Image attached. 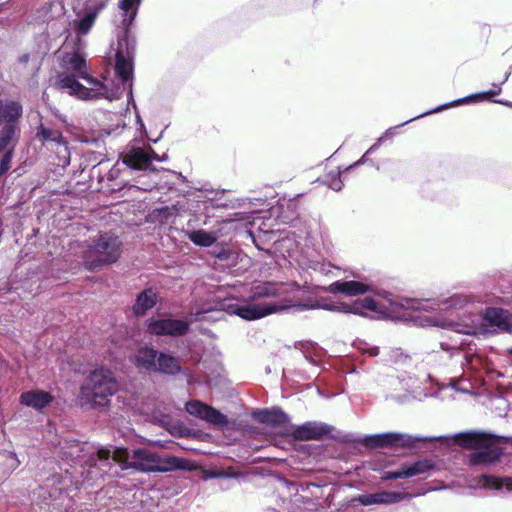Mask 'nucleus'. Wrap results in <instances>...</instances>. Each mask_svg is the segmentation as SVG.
<instances>
[{
    "label": "nucleus",
    "instance_id": "44",
    "mask_svg": "<svg viewBox=\"0 0 512 512\" xmlns=\"http://www.w3.org/2000/svg\"><path fill=\"white\" fill-rule=\"evenodd\" d=\"M150 155H151V162H152L153 160L158 161V162H164V161H166V160L168 159V155H167L166 153H164V154H162V155L160 156V155H158V154L154 151V149H153V148H152V149H150Z\"/></svg>",
    "mask_w": 512,
    "mask_h": 512
},
{
    "label": "nucleus",
    "instance_id": "50",
    "mask_svg": "<svg viewBox=\"0 0 512 512\" xmlns=\"http://www.w3.org/2000/svg\"><path fill=\"white\" fill-rule=\"evenodd\" d=\"M163 132H164V130H162V131L160 132L159 136H158V137H156V138H151V137H149V136H148V134H147V132L145 133V135H146L147 139H148L150 142H152V143H154V144H155V143H157V142L161 139V137H162V135H163Z\"/></svg>",
    "mask_w": 512,
    "mask_h": 512
},
{
    "label": "nucleus",
    "instance_id": "16",
    "mask_svg": "<svg viewBox=\"0 0 512 512\" xmlns=\"http://www.w3.org/2000/svg\"><path fill=\"white\" fill-rule=\"evenodd\" d=\"M150 145L139 146L136 144L127 145L120 153L122 163L132 170L154 171L155 168L151 163Z\"/></svg>",
    "mask_w": 512,
    "mask_h": 512
},
{
    "label": "nucleus",
    "instance_id": "1",
    "mask_svg": "<svg viewBox=\"0 0 512 512\" xmlns=\"http://www.w3.org/2000/svg\"><path fill=\"white\" fill-rule=\"evenodd\" d=\"M429 300L404 298L391 293H386L379 300L371 297H365L362 300L339 303H320L317 300L295 303H276L269 302H245L230 303L225 310L231 315H236L244 320L252 321L263 318L272 313L281 311H292L299 313L307 310L323 309L343 314H354L365 316L366 311L379 312L385 317L402 318L407 317V311L427 310Z\"/></svg>",
    "mask_w": 512,
    "mask_h": 512
},
{
    "label": "nucleus",
    "instance_id": "55",
    "mask_svg": "<svg viewBox=\"0 0 512 512\" xmlns=\"http://www.w3.org/2000/svg\"><path fill=\"white\" fill-rule=\"evenodd\" d=\"M259 238H260V235H259L258 237L253 236V242L256 244V246H257L259 249H261V248L259 247V245H258V243H259Z\"/></svg>",
    "mask_w": 512,
    "mask_h": 512
},
{
    "label": "nucleus",
    "instance_id": "3",
    "mask_svg": "<svg viewBox=\"0 0 512 512\" xmlns=\"http://www.w3.org/2000/svg\"><path fill=\"white\" fill-rule=\"evenodd\" d=\"M452 439L461 447L475 450L469 456V463L476 466L498 461L503 449L497 447L496 444L507 438L485 432L468 431L456 434Z\"/></svg>",
    "mask_w": 512,
    "mask_h": 512
},
{
    "label": "nucleus",
    "instance_id": "32",
    "mask_svg": "<svg viewBox=\"0 0 512 512\" xmlns=\"http://www.w3.org/2000/svg\"><path fill=\"white\" fill-rule=\"evenodd\" d=\"M187 238L197 246L210 247L216 242V236L203 229L187 232Z\"/></svg>",
    "mask_w": 512,
    "mask_h": 512
},
{
    "label": "nucleus",
    "instance_id": "53",
    "mask_svg": "<svg viewBox=\"0 0 512 512\" xmlns=\"http://www.w3.org/2000/svg\"><path fill=\"white\" fill-rule=\"evenodd\" d=\"M492 101L495 103L505 105L507 107H512V102H510V101H504V100H492Z\"/></svg>",
    "mask_w": 512,
    "mask_h": 512
},
{
    "label": "nucleus",
    "instance_id": "35",
    "mask_svg": "<svg viewBox=\"0 0 512 512\" xmlns=\"http://www.w3.org/2000/svg\"><path fill=\"white\" fill-rule=\"evenodd\" d=\"M278 292L279 287L275 283L267 282L255 288L252 299L276 297Z\"/></svg>",
    "mask_w": 512,
    "mask_h": 512
},
{
    "label": "nucleus",
    "instance_id": "8",
    "mask_svg": "<svg viewBox=\"0 0 512 512\" xmlns=\"http://www.w3.org/2000/svg\"><path fill=\"white\" fill-rule=\"evenodd\" d=\"M92 451L85 460V467H88V474H91V477L121 476L122 460L127 457L126 448L115 447L111 450L94 446Z\"/></svg>",
    "mask_w": 512,
    "mask_h": 512
},
{
    "label": "nucleus",
    "instance_id": "15",
    "mask_svg": "<svg viewBox=\"0 0 512 512\" xmlns=\"http://www.w3.org/2000/svg\"><path fill=\"white\" fill-rule=\"evenodd\" d=\"M485 331L499 334L512 332V313L501 307H487L482 313Z\"/></svg>",
    "mask_w": 512,
    "mask_h": 512
},
{
    "label": "nucleus",
    "instance_id": "2",
    "mask_svg": "<svg viewBox=\"0 0 512 512\" xmlns=\"http://www.w3.org/2000/svg\"><path fill=\"white\" fill-rule=\"evenodd\" d=\"M131 25H116L117 47L115 53V73L122 83V88H109L116 91L119 89L121 93L127 89V102L135 110L136 102L133 97V74H134V54L136 50V40L130 31ZM122 94H120L121 96Z\"/></svg>",
    "mask_w": 512,
    "mask_h": 512
},
{
    "label": "nucleus",
    "instance_id": "5",
    "mask_svg": "<svg viewBox=\"0 0 512 512\" xmlns=\"http://www.w3.org/2000/svg\"><path fill=\"white\" fill-rule=\"evenodd\" d=\"M118 383L108 369H96L89 373L80 387L81 399L92 407H104L117 392Z\"/></svg>",
    "mask_w": 512,
    "mask_h": 512
},
{
    "label": "nucleus",
    "instance_id": "30",
    "mask_svg": "<svg viewBox=\"0 0 512 512\" xmlns=\"http://www.w3.org/2000/svg\"><path fill=\"white\" fill-rule=\"evenodd\" d=\"M159 351L152 347H141L135 355V365L138 368L153 372L156 367Z\"/></svg>",
    "mask_w": 512,
    "mask_h": 512
},
{
    "label": "nucleus",
    "instance_id": "26",
    "mask_svg": "<svg viewBox=\"0 0 512 512\" xmlns=\"http://www.w3.org/2000/svg\"><path fill=\"white\" fill-rule=\"evenodd\" d=\"M254 417L258 422L272 426H283L290 421L288 414L280 407L258 410L254 413Z\"/></svg>",
    "mask_w": 512,
    "mask_h": 512
},
{
    "label": "nucleus",
    "instance_id": "14",
    "mask_svg": "<svg viewBox=\"0 0 512 512\" xmlns=\"http://www.w3.org/2000/svg\"><path fill=\"white\" fill-rule=\"evenodd\" d=\"M93 447L94 445L89 442L65 438L60 441L57 453L62 460L70 465L79 464L85 467V460L93 452Z\"/></svg>",
    "mask_w": 512,
    "mask_h": 512
},
{
    "label": "nucleus",
    "instance_id": "37",
    "mask_svg": "<svg viewBox=\"0 0 512 512\" xmlns=\"http://www.w3.org/2000/svg\"><path fill=\"white\" fill-rule=\"evenodd\" d=\"M9 146H11V147L10 148L7 147V149L3 151L4 154H3L2 158L0 159V177L2 175L6 174L10 169L11 161H12V158L14 155L15 146H13V144H10Z\"/></svg>",
    "mask_w": 512,
    "mask_h": 512
},
{
    "label": "nucleus",
    "instance_id": "10",
    "mask_svg": "<svg viewBox=\"0 0 512 512\" xmlns=\"http://www.w3.org/2000/svg\"><path fill=\"white\" fill-rule=\"evenodd\" d=\"M77 75L69 74L67 72H60L56 76L55 86L59 90H69L71 95L77 96L80 99H99L106 98L109 100L119 99L121 92L119 89L116 91L109 89V96L98 94L99 91L92 90V86L85 87L77 80Z\"/></svg>",
    "mask_w": 512,
    "mask_h": 512
},
{
    "label": "nucleus",
    "instance_id": "12",
    "mask_svg": "<svg viewBox=\"0 0 512 512\" xmlns=\"http://www.w3.org/2000/svg\"><path fill=\"white\" fill-rule=\"evenodd\" d=\"M61 67L67 70H71L77 75L78 78L85 80L92 90L99 91L98 94L109 96V87L104 82L88 75L86 60L78 52H65L61 57Z\"/></svg>",
    "mask_w": 512,
    "mask_h": 512
},
{
    "label": "nucleus",
    "instance_id": "59",
    "mask_svg": "<svg viewBox=\"0 0 512 512\" xmlns=\"http://www.w3.org/2000/svg\"><path fill=\"white\" fill-rule=\"evenodd\" d=\"M18 463H19V462L15 463V465L13 464V465H11V466H12V467H16V466H18Z\"/></svg>",
    "mask_w": 512,
    "mask_h": 512
},
{
    "label": "nucleus",
    "instance_id": "48",
    "mask_svg": "<svg viewBox=\"0 0 512 512\" xmlns=\"http://www.w3.org/2000/svg\"><path fill=\"white\" fill-rule=\"evenodd\" d=\"M136 120H137V124L139 125V129L142 130L144 133H146L145 124L142 121V119H141V117H140L138 112H136Z\"/></svg>",
    "mask_w": 512,
    "mask_h": 512
},
{
    "label": "nucleus",
    "instance_id": "47",
    "mask_svg": "<svg viewBox=\"0 0 512 512\" xmlns=\"http://www.w3.org/2000/svg\"><path fill=\"white\" fill-rule=\"evenodd\" d=\"M206 314H207L206 311H197V312H195L194 313L195 320L196 321H202V320L206 319Z\"/></svg>",
    "mask_w": 512,
    "mask_h": 512
},
{
    "label": "nucleus",
    "instance_id": "57",
    "mask_svg": "<svg viewBox=\"0 0 512 512\" xmlns=\"http://www.w3.org/2000/svg\"><path fill=\"white\" fill-rule=\"evenodd\" d=\"M507 438H508V440L507 439H503V441L504 442H512V437H507Z\"/></svg>",
    "mask_w": 512,
    "mask_h": 512
},
{
    "label": "nucleus",
    "instance_id": "20",
    "mask_svg": "<svg viewBox=\"0 0 512 512\" xmlns=\"http://www.w3.org/2000/svg\"><path fill=\"white\" fill-rule=\"evenodd\" d=\"M457 360L463 371H468L472 374H477L482 370H489V359L477 350L474 343L472 346H468L467 350Z\"/></svg>",
    "mask_w": 512,
    "mask_h": 512
},
{
    "label": "nucleus",
    "instance_id": "19",
    "mask_svg": "<svg viewBox=\"0 0 512 512\" xmlns=\"http://www.w3.org/2000/svg\"><path fill=\"white\" fill-rule=\"evenodd\" d=\"M435 464L430 459H421L411 463L402 464L397 470L384 471L381 473V480L388 481L399 478H410L417 475L425 474L432 470Z\"/></svg>",
    "mask_w": 512,
    "mask_h": 512
},
{
    "label": "nucleus",
    "instance_id": "29",
    "mask_svg": "<svg viewBox=\"0 0 512 512\" xmlns=\"http://www.w3.org/2000/svg\"><path fill=\"white\" fill-rule=\"evenodd\" d=\"M68 482H70V480H67V478L63 477L61 474H52L45 480L40 488L41 490L47 491L49 499H56L66 490Z\"/></svg>",
    "mask_w": 512,
    "mask_h": 512
},
{
    "label": "nucleus",
    "instance_id": "46",
    "mask_svg": "<svg viewBox=\"0 0 512 512\" xmlns=\"http://www.w3.org/2000/svg\"><path fill=\"white\" fill-rule=\"evenodd\" d=\"M364 353L368 354L369 356H377L379 354V347L373 346L368 348H363Z\"/></svg>",
    "mask_w": 512,
    "mask_h": 512
},
{
    "label": "nucleus",
    "instance_id": "49",
    "mask_svg": "<svg viewBox=\"0 0 512 512\" xmlns=\"http://www.w3.org/2000/svg\"><path fill=\"white\" fill-rule=\"evenodd\" d=\"M18 142H13V141H6L5 143H2L0 145V154L3 153L4 150L7 149V147H9L10 144H13V146H16Z\"/></svg>",
    "mask_w": 512,
    "mask_h": 512
},
{
    "label": "nucleus",
    "instance_id": "28",
    "mask_svg": "<svg viewBox=\"0 0 512 512\" xmlns=\"http://www.w3.org/2000/svg\"><path fill=\"white\" fill-rule=\"evenodd\" d=\"M156 367L153 372L176 376L182 371V366L177 357L173 356L170 353L159 352Z\"/></svg>",
    "mask_w": 512,
    "mask_h": 512
},
{
    "label": "nucleus",
    "instance_id": "25",
    "mask_svg": "<svg viewBox=\"0 0 512 512\" xmlns=\"http://www.w3.org/2000/svg\"><path fill=\"white\" fill-rule=\"evenodd\" d=\"M369 290L370 285L356 280L335 281L331 283L327 288V291L330 293H341L348 296L362 295L368 292Z\"/></svg>",
    "mask_w": 512,
    "mask_h": 512
},
{
    "label": "nucleus",
    "instance_id": "38",
    "mask_svg": "<svg viewBox=\"0 0 512 512\" xmlns=\"http://www.w3.org/2000/svg\"><path fill=\"white\" fill-rule=\"evenodd\" d=\"M200 191V195L198 196L199 198V201L200 202H203V203H209L210 206H212V204H214V202L217 200V197L219 195H224L225 193V190H222V191H214V190H202V189H198Z\"/></svg>",
    "mask_w": 512,
    "mask_h": 512
},
{
    "label": "nucleus",
    "instance_id": "11",
    "mask_svg": "<svg viewBox=\"0 0 512 512\" xmlns=\"http://www.w3.org/2000/svg\"><path fill=\"white\" fill-rule=\"evenodd\" d=\"M428 438L413 437L406 433L387 432L365 435L359 442L367 448H413L417 442L427 441Z\"/></svg>",
    "mask_w": 512,
    "mask_h": 512
},
{
    "label": "nucleus",
    "instance_id": "39",
    "mask_svg": "<svg viewBox=\"0 0 512 512\" xmlns=\"http://www.w3.org/2000/svg\"><path fill=\"white\" fill-rule=\"evenodd\" d=\"M450 386L462 393H470L472 389L471 383L465 378H451Z\"/></svg>",
    "mask_w": 512,
    "mask_h": 512
},
{
    "label": "nucleus",
    "instance_id": "42",
    "mask_svg": "<svg viewBox=\"0 0 512 512\" xmlns=\"http://www.w3.org/2000/svg\"><path fill=\"white\" fill-rule=\"evenodd\" d=\"M368 155H369V154H366V152H365V153L363 154V156H362L359 160H357L356 162H354L353 164H351L350 166H348V167L345 169V171L352 170V169H354V168H356V167H359L360 165H363V164L367 163V162H368V157H367Z\"/></svg>",
    "mask_w": 512,
    "mask_h": 512
},
{
    "label": "nucleus",
    "instance_id": "4",
    "mask_svg": "<svg viewBox=\"0 0 512 512\" xmlns=\"http://www.w3.org/2000/svg\"><path fill=\"white\" fill-rule=\"evenodd\" d=\"M122 242L110 232L99 233L88 245L83 255V265L91 272L102 270L105 266L117 262L122 252Z\"/></svg>",
    "mask_w": 512,
    "mask_h": 512
},
{
    "label": "nucleus",
    "instance_id": "17",
    "mask_svg": "<svg viewBox=\"0 0 512 512\" xmlns=\"http://www.w3.org/2000/svg\"><path fill=\"white\" fill-rule=\"evenodd\" d=\"M185 410L190 415L204 420L213 426L223 427L228 424V417L225 414L199 400H190L186 402Z\"/></svg>",
    "mask_w": 512,
    "mask_h": 512
},
{
    "label": "nucleus",
    "instance_id": "22",
    "mask_svg": "<svg viewBox=\"0 0 512 512\" xmlns=\"http://www.w3.org/2000/svg\"><path fill=\"white\" fill-rule=\"evenodd\" d=\"M510 75H511L510 72H506V74H504L503 81L500 83H493L492 84L493 89H491V90L470 94L468 96L453 100L449 103L439 105L436 108L432 109L431 112H440L447 108L458 106L460 104L470 103L472 101L490 100L492 97L497 96L501 93V91H502L501 86L508 80Z\"/></svg>",
    "mask_w": 512,
    "mask_h": 512
},
{
    "label": "nucleus",
    "instance_id": "18",
    "mask_svg": "<svg viewBox=\"0 0 512 512\" xmlns=\"http://www.w3.org/2000/svg\"><path fill=\"white\" fill-rule=\"evenodd\" d=\"M332 426L318 422L307 421L301 425H290V435L298 441L320 440L328 435Z\"/></svg>",
    "mask_w": 512,
    "mask_h": 512
},
{
    "label": "nucleus",
    "instance_id": "13",
    "mask_svg": "<svg viewBox=\"0 0 512 512\" xmlns=\"http://www.w3.org/2000/svg\"><path fill=\"white\" fill-rule=\"evenodd\" d=\"M191 321L175 318H150L147 320V331L154 336L181 337L188 333Z\"/></svg>",
    "mask_w": 512,
    "mask_h": 512
},
{
    "label": "nucleus",
    "instance_id": "21",
    "mask_svg": "<svg viewBox=\"0 0 512 512\" xmlns=\"http://www.w3.org/2000/svg\"><path fill=\"white\" fill-rule=\"evenodd\" d=\"M412 495L404 492L381 491L376 493L362 494L356 498V501L363 506L370 505H390L399 503L405 499H411Z\"/></svg>",
    "mask_w": 512,
    "mask_h": 512
},
{
    "label": "nucleus",
    "instance_id": "24",
    "mask_svg": "<svg viewBox=\"0 0 512 512\" xmlns=\"http://www.w3.org/2000/svg\"><path fill=\"white\" fill-rule=\"evenodd\" d=\"M54 400L51 393L35 389L22 392L19 401L22 405L33 408L35 410H42L49 406Z\"/></svg>",
    "mask_w": 512,
    "mask_h": 512
},
{
    "label": "nucleus",
    "instance_id": "34",
    "mask_svg": "<svg viewBox=\"0 0 512 512\" xmlns=\"http://www.w3.org/2000/svg\"><path fill=\"white\" fill-rule=\"evenodd\" d=\"M469 302V296L463 293H455L447 298L438 299V305H443L445 308L454 309H460Z\"/></svg>",
    "mask_w": 512,
    "mask_h": 512
},
{
    "label": "nucleus",
    "instance_id": "54",
    "mask_svg": "<svg viewBox=\"0 0 512 512\" xmlns=\"http://www.w3.org/2000/svg\"><path fill=\"white\" fill-rule=\"evenodd\" d=\"M263 236L267 237L268 239H271V237L274 236V232L266 231V232H264Z\"/></svg>",
    "mask_w": 512,
    "mask_h": 512
},
{
    "label": "nucleus",
    "instance_id": "40",
    "mask_svg": "<svg viewBox=\"0 0 512 512\" xmlns=\"http://www.w3.org/2000/svg\"><path fill=\"white\" fill-rule=\"evenodd\" d=\"M431 111H432V110H429V111H427V112L421 113L420 115L415 116V117H413V118H411V119H409V120L405 121L404 123H402V124H400V125H398V126L391 127V128H389V129H387V130L385 131V133H384L381 137H379V138H378V142H383L386 138H392V137H393V135H394V130H395L396 128H399V127H401V126H404V125H406V124H408V123H410V122H412V121H414V120H416V119H419V118H421V117H424V116H427V115L433 114L434 112H431Z\"/></svg>",
    "mask_w": 512,
    "mask_h": 512
},
{
    "label": "nucleus",
    "instance_id": "56",
    "mask_svg": "<svg viewBox=\"0 0 512 512\" xmlns=\"http://www.w3.org/2000/svg\"><path fill=\"white\" fill-rule=\"evenodd\" d=\"M178 177L181 178L183 182H187L186 178L181 173L178 174Z\"/></svg>",
    "mask_w": 512,
    "mask_h": 512
},
{
    "label": "nucleus",
    "instance_id": "33",
    "mask_svg": "<svg viewBox=\"0 0 512 512\" xmlns=\"http://www.w3.org/2000/svg\"><path fill=\"white\" fill-rule=\"evenodd\" d=\"M483 484L491 489L501 490L505 488L512 491V477H497L494 475H483Z\"/></svg>",
    "mask_w": 512,
    "mask_h": 512
},
{
    "label": "nucleus",
    "instance_id": "51",
    "mask_svg": "<svg viewBox=\"0 0 512 512\" xmlns=\"http://www.w3.org/2000/svg\"><path fill=\"white\" fill-rule=\"evenodd\" d=\"M381 142H376L374 143L367 151H366V154H372L373 152H375L378 148H379V145H380Z\"/></svg>",
    "mask_w": 512,
    "mask_h": 512
},
{
    "label": "nucleus",
    "instance_id": "27",
    "mask_svg": "<svg viewBox=\"0 0 512 512\" xmlns=\"http://www.w3.org/2000/svg\"><path fill=\"white\" fill-rule=\"evenodd\" d=\"M158 302L157 292L153 288H146L137 294L132 306L133 313L136 316H144L148 310L152 309Z\"/></svg>",
    "mask_w": 512,
    "mask_h": 512
},
{
    "label": "nucleus",
    "instance_id": "60",
    "mask_svg": "<svg viewBox=\"0 0 512 512\" xmlns=\"http://www.w3.org/2000/svg\"><path fill=\"white\" fill-rule=\"evenodd\" d=\"M314 1L316 2L317 0H314Z\"/></svg>",
    "mask_w": 512,
    "mask_h": 512
},
{
    "label": "nucleus",
    "instance_id": "9",
    "mask_svg": "<svg viewBox=\"0 0 512 512\" xmlns=\"http://www.w3.org/2000/svg\"><path fill=\"white\" fill-rule=\"evenodd\" d=\"M23 106L16 100L0 99V145L6 141L18 142Z\"/></svg>",
    "mask_w": 512,
    "mask_h": 512
},
{
    "label": "nucleus",
    "instance_id": "36",
    "mask_svg": "<svg viewBox=\"0 0 512 512\" xmlns=\"http://www.w3.org/2000/svg\"><path fill=\"white\" fill-rule=\"evenodd\" d=\"M323 182L334 191H340L343 187L341 172L339 170L330 171L325 176V179L323 180Z\"/></svg>",
    "mask_w": 512,
    "mask_h": 512
},
{
    "label": "nucleus",
    "instance_id": "43",
    "mask_svg": "<svg viewBox=\"0 0 512 512\" xmlns=\"http://www.w3.org/2000/svg\"><path fill=\"white\" fill-rule=\"evenodd\" d=\"M198 434V431L194 430V429H189V428H180L179 430V436L180 437H196Z\"/></svg>",
    "mask_w": 512,
    "mask_h": 512
},
{
    "label": "nucleus",
    "instance_id": "41",
    "mask_svg": "<svg viewBox=\"0 0 512 512\" xmlns=\"http://www.w3.org/2000/svg\"><path fill=\"white\" fill-rule=\"evenodd\" d=\"M319 356L320 354L318 352H315L314 354L310 352L304 353L305 359L315 366H318L320 364V359H318Z\"/></svg>",
    "mask_w": 512,
    "mask_h": 512
},
{
    "label": "nucleus",
    "instance_id": "45",
    "mask_svg": "<svg viewBox=\"0 0 512 512\" xmlns=\"http://www.w3.org/2000/svg\"><path fill=\"white\" fill-rule=\"evenodd\" d=\"M222 197H223V195H219L217 197V200L214 202V204H212L211 207H213V208H227L228 204L226 202L222 201Z\"/></svg>",
    "mask_w": 512,
    "mask_h": 512
},
{
    "label": "nucleus",
    "instance_id": "7",
    "mask_svg": "<svg viewBox=\"0 0 512 512\" xmlns=\"http://www.w3.org/2000/svg\"><path fill=\"white\" fill-rule=\"evenodd\" d=\"M448 327L451 334L442 337L439 343L440 351H433L430 355L432 358H442L441 353H443L450 360L458 359L468 346L473 345L472 341L463 338L462 335L476 336L480 333V328L472 320L451 322Z\"/></svg>",
    "mask_w": 512,
    "mask_h": 512
},
{
    "label": "nucleus",
    "instance_id": "23",
    "mask_svg": "<svg viewBox=\"0 0 512 512\" xmlns=\"http://www.w3.org/2000/svg\"><path fill=\"white\" fill-rule=\"evenodd\" d=\"M85 7V14L82 17L76 19L73 23L74 29L78 36L86 35L90 31L94 25L97 15L105 7V1L88 0L85 4Z\"/></svg>",
    "mask_w": 512,
    "mask_h": 512
},
{
    "label": "nucleus",
    "instance_id": "6",
    "mask_svg": "<svg viewBox=\"0 0 512 512\" xmlns=\"http://www.w3.org/2000/svg\"><path fill=\"white\" fill-rule=\"evenodd\" d=\"M122 470L130 468L141 472H169L184 469L186 461L182 458L168 456L161 458L157 453L145 448L134 449L131 453L126 449Z\"/></svg>",
    "mask_w": 512,
    "mask_h": 512
},
{
    "label": "nucleus",
    "instance_id": "58",
    "mask_svg": "<svg viewBox=\"0 0 512 512\" xmlns=\"http://www.w3.org/2000/svg\"><path fill=\"white\" fill-rule=\"evenodd\" d=\"M444 436L437 437L436 439H444Z\"/></svg>",
    "mask_w": 512,
    "mask_h": 512
},
{
    "label": "nucleus",
    "instance_id": "31",
    "mask_svg": "<svg viewBox=\"0 0 512 512\" xmlns=\"http://www.w3.org/2000/svg\"><path fill=\"white\" fill-rule=\"evenodd\" d=\"M36 137L41 140L43 143L46 142H55L58 145H62L64 150H67L66 143L64 141L63 135L61 131L57 129H51L46 127L44 124H40L37 127Z\"/></svg>",
    "mask_w": 512,
    "mask_h": 512
},
{
    "label": "nucleus",
    "instance_id": "52",
    "mask_svg": "<svg viewBox=\"0 0 512 512\" xmlns=\"http://www.w3.org/2000/svg\"><path fill=\"white\" fill-rule=\"evenodd\" d=\"M29 59H30V55L28 53L26 54H23L19 57V62L20 63H23V64H26L29 62Z\"/></svg>",
    "mask_w": 512,
    "mask_h": 512
}]
</instances>
